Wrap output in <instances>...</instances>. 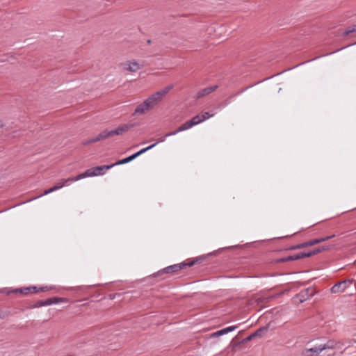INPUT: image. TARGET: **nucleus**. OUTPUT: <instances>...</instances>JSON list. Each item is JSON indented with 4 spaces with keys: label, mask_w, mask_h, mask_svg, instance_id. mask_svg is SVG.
<instances>
[{
    "label": "nucleus",
    "mask_w": 356,
    "mask_h": 356,
    "mask_svg": "<svg viewBox=\"0 0 356 356\" xmlns=\"http://www.w3.org/2000/svg\"><path fill=\"white\" fill-rule=\"evenodd\" d=\"M237 327H238V325L229 326V327L222 328L220 330H218V331L212 333L211 336V337H218L220 336H222L224 334H228L230 332L234 331Z\"/></svg>",
    "instance_id": "10"
},
{
    "label": "nucleus",
    "mask_w": 356,
    "mask_h": 356,
    "mask_svg": "<svg viewBox=\"0 0 356 356\" xmlns=\"http://www.w3.org/2000/svg\"><path fill=\"white\" fill-rule=\"evenodd\" d=\"M282 261L283 262H286V261H294L293 260V255H291V256H287L284 258H282L281 259Z\"/></svg>",
    "instance_id": "27"
},
{
    "label": "nucleus",
    "mask_w": 356,
    "mask_h": 356,
    "mask_svg": "<svg viewBox=\"0 0 356 356\" xmlns=\"http://www.w3.org/2000/svg\"><path fill=\"white\" fill-rule=\"evenodd\" d=\"M213 115L214 114H210L209 112H205L200 116L202 120V122H204V120L213 117Z\"/></svg>",
    "instance_id": "23"
},
{
    "label": "nucleus",
    "mask_w": 356,
    "mask_h": 356,
    "mask_svg": "<svg viewBox=\"0 0 356 356\" xmlns=\"http://www.w3.org/2000/svg\"><path fill=\"white\" fill-rule=\"evenodd\" d=\"M181 126L178 127V129L174 131H171V132H169V133H167L165 135V137H169V136H174V135H176L177 134H178L179 132H181V131H186V129H181Z\"/></svg>",
    "instance_id": "22"
},
{
    "label": "nucleus",
    "mask_w": 356,
    "mask_h": 356,
    "mask_svg": "<svg viewBox=\"0 0 356 356\" xmlns=\"http://www.w3.org/2000/svg\"><path fill=\"white\" fill-rule=\"evenodd\" d=\"M121 67L124 71L129 72H136L141 69V65L136 61H126L121 63Z\"/></svg>",
    "instance_id": "5"
},
{
    "label": "nucleus",
    "mask_w": 356,
    "mask_h": 356,
    "mask_svg": "<svg viewBox=\"0 0 356 356\" xmlns=\"http://www.w3.org/2000/svg\"><path fill=\"white\" fill-rule=\"evenodd\" d=\"M147 102L148 103L149 107L152 108L154 106H156L159 102H161L162 99L160 98L159 96L156 95V92L150 95L147 99H145Z\"/></svg>",
    "instance_id": "14"
},
{
    "label": "nucleus",
    "mask_w": 356,
    "mask_h": 356,
    "mask_svg": "<svg viewBox=\"0 0 356 356\" xmlns=\"http://www.w3.org/2000/svg\"><path fill=\"white\" fill-rule=\"evenodd\" d=\"M319 346L322 351L327 349H332L334 348V342L332 341H328L326 343L321 344Z\"/></svg>",
    "instance_id": "17"
},
{
    "label": "nucleus",
    "mask_w": 356,
    "mask_h": 356,
    "mask_svg": "<svg viewBox=\"0 0 356 356\" xmlns=\"http://www.w3.org/2000/svg\"><path fill=\"white\" fill-rule=\"evenodd\" d=\"M335 235L333 234V235H331V236H326V237H323V238H318V242L319 243H321V242H324V241H326L330 238H332L333 237H334Z\"/></svg>",
    "instance_id": "25"
},
{
    "label": "nucleus",
    "mask_w": 356,
    "mask_h": 356,
    "mask_svg": "<svg viewBox=\"0 0 356 356\" xmlns=\"http://www.w3.org/2000/svg\"><path fill=\"white\" fill-rule=\"evenodd\" d=\"M130 159H129V156H127L126 158H124L120 161H118V162H116L115 163H113V165H122V164H125V163H127L129 162H130Z\"/></svg>",
    "instance_id": "20"
},
{
    "label": "nucleus",
    "mask_w": 356,
    "mask_h": 356,
    "mask_svg": "<svg viewBox=\"0 0 356 356\" xmlns=\"http://www.w3.org/2000/svg\"><path fill=\"white\" fill-rule=\"evenodd\" d=\"M317 243H319L318 238L314 239V240H310L309 241L298 244L296 246H294L292 249H300V248H305L307 246H312V245H314Z\"/></svg>",
    "instance_id": "15"
},
{
    "label": "nucleus",
    "mask_w": 356,
    "mask_h": 356,
    "mask_svg": "<svg viewBox=\"0 0 356 356\" xmlns=\"http://www.w3.org/2000/svg\"><path fill=\"white\" fill-rule=\"evenodd\" d=\"M151 108L149 107L148 103L146 100H145L143 103L139 104L135 109L134 114H143L145 113L147 111L149 110Z\"/></svg>",
    "instance_id": "13"
},
{
    "label": "nucleus",
    "mask_w": 356,
    "mask_h": 356,
    "mask_svg": "<svg viewBox=\"0 0 356 356\" xmlns=\"http://www.w3.org/2000/svg\"><path fill=\"white\" fill-rule=\"evenodd\" d=\"M229 104V101H227L222 106H226Z\"/></svg>",
    "instance_id": "30"
},
{
    "label": "nucleus",
    "mask_w": 356,
    "mask_h": 356,
    "mask_svg": "<svg viewBox=\"0 0 356 356\" xmlns=\"http://www.w3.org/2000/svg\"><path fill=\"white\" fill-rule=\"evenodd\" d=\"M67 179H62L60 181L58 182L55 186L54 188H56V191L59 190L65 186V184L68 182H73L74 181H66Z\"/></svg>",
    "instance_id": "18"
},
{
    "label": "nucleus",
    "mask_w": 356,
    "mask_h": 356,
    "mask_svg": "<svg viewBox=\"0 0 356 356\" xmlns=\"http://www.w3.org/2000/svg\"><path fill=\"white\" fill-rule=\"evenodd\" d=\"M139 156V154L138 153H134L132 155L129 156V159H130V161H133L134 159H135L136 157Z\"/></svg>",
    "instance_id": "28"
},
{
    "label": "nucleus",
    "mask_w": 356,
    "mask_h": 356,
    "mask_svg": "<svg viewBox=\"0 0 356 356\" xmlns=\"http://www.w3.org/2000/svg\"><path fill=\"white\" fill-rule=\"evenodd\" d=\"M165 138H166V137H165V136H164L163 137H161V138H159V139L157 140V141H156L154 144H156V145L157 144H159V143H163V142H164V141H165Z\"/></svg>",
    "instance_id": "29"
},
{
    "label": "nucleus",
    "mask_w": 356,
    "mask_h": 356,
    "mask_svg": "<svg viewBox=\"0 0 356 356\" xmlns=\"http://www.w3.org/2000/svg\"><path fill=\"white\" fill-rule=\"evenodd\" d=\"M3 127V123L1 122V121H0V127Z\"/></svg>",
    "instance_id": "33"
},
{
    "label": "nucleus",
    "mask_w": 356,
    "mask_h": 356,
    "mask_svg": "<svg viewBox=\"0 0 356 356\" xmlns=\"http://www.w3.org/2000/svg\"><path fill=\"white\" fill-rule=\"evenodd\" d=\"M245 89L242 90L241 91L238 92L236 95H239L245 91Z\"/></svg>",
    "instance_id": "31"
},
{
    "label": "nucleus",
    "mask_w": 356,
    "mask_h": 356,
    "mask_svg": "<svg viewBox=\"0 0 356 356\" xmlns=\"http://www.w3.org/2000/svg\"><path fill=\"white\" fill-rule=\"evenodd\" d=\"M353 282V280H344L341 282H339L335 284L331 288V292L332 293H338L343 292L347 288H348L352 283Z\"/></svg>",
    "instance_id": "3"
},
{
    "label": "nucleus",
    "mask_w": 356,
    "mask_h": 356,
    "mask_svg": "<svg viewBox=\"0 0 356 356\" xmlns=\"http://www.w3.org/2000/svg\"><path fill=\"white\" fill-rule=\"evenodd\" d=\"M322 352L320 346H315L311 348H305L302 350V356H317Z\"/></svg>",
    "instance_id": "9"
},
{
    "label": "nucleus",
    "mask_w": 356,
    "mask_h": 356,
    "mask_svg": "<svg viewBox=\"0 0 356 356\" xmlns=\"http://www.w3.org/2000/svg\"><path fill=\"white\" fill-rule=\"evenodd\" d=\"M323 250H324V249L318 248H315L314 250H307V251H305V252H298V253L294 254L293 255V260H298V259H300L302 258L309 257L314 255L317 253L321 252Z\"/></svg>",
    "instance_id": "6"
},
{
    "label": "nucleus",
    "mask_w": 356,
    "mask_h": 356,
    "mask_svg": "<svg viewBox=\"0 0 356 356\" xmlns=\"http://www.w3.org/2000/svg\"><path fill=\"white\" fill-rule=\"evenodd\" d=\"M156 146V144H152L151 145L148 146V147H146L145 148H143L141 149L140 151L137 152L136 153L139 154V156L141 155L142 154L146 152L147 151L152 149L153 147H154Z\"/></svg>",
    "instance_id": "21"
},
{
    "label": "nucleus",
    "mask_w": 356,
    "mask_h": 356,
    "mask_svg": "<svg viewBox=\"0 0 356 356\" xmlns=\"http://www.w3.org/2000/svg\"><path fill=\"white\" fill-rule=\"evenodd\" d=\"M33 289L35 292L37 291V288L35 286L34 287H32V288H25L24 289H21V292L24 293V294H27L29 293V291Z\"/></svg>",
    "instance_id": "26"
},
{
    "label": "nucleus",
    "mask_w": 356,
    "mask_h": 356,
    "mask_svg": "<svg viewBox=\"0 0 356 356\" xmlns=\"http://www.w3.org/2000/svg\"><path fill=\"white\" fill-rule=\"evenodd\" d=\"M267 331H268V327H261V328L258 329L257 331H255L254 333L251 334L248 337H246L243 340V341L248 342L256 337H261L262 333L266 332Z\"/></svg>",
    "instance_id": "12"
},
{
    "label": "nucleus",
    "mask_w": 356,
    "mask_h": 356,
    "mask_svg": "<svg viewBox=\"0 0 356 356\" xmlns=\"http://www.w3.org/2000/svg\"><path fill=\"white\" fill-rule=\"evenodd\" d=\"M131 125L123 124L122 126L118 127L117 129L108 131L105 130L100 134H99L97 136L92 138L85 142H83L84 145H88L91 143H96L99 140L106 139L108 137L113 136L115 135H120L129 129Z\"/></svg>",
    "instance_id": "1"
},
{
    "label": "nucleus",
    "mask_w": 356,
    "mask_h": 356,
    "mask_svg": "<svg viewBox=\"0 0 356 356\" xmlns=\"http://www.w3.org/2000/svg\"><path fill=\"white\" fill-rule=\"evenodd\" d=\"M202 122V120L201 118V116L199 115H195L193 117L191 120H188L184 124L181 125V129H186L188 130L193 127L195 125H197L200 123Z\"/></svg>",
    "instance_id": "7"
},
{
    "label": "nucleus",
    "mask_w": 356,
    "mask_h": 356,
    "mask_svg": "<svg viewBox=\"0 0 356 356\" xmlns=\"http://www.w3.org/2000/svg\"><path fill=\"white\" fill-rule=\"evenodd\" d=\"M218 88V86H210V87H207V88H205L201 90H200L197 93V98H201V97H203L210 93H211L212 92H213L214 90H216Z\"/></svg>",
    "instance_id": "11"
},
{
    "label": "nucleus",
    "mask_w": 356,
    "mask_h": 356,
    "mask_svg": "<svg viewBox=\"0 0 356 356\" xmlns=\"http://www.w3.org/2000/svg\"><path fill=\"white\" fill-rule=\"evenodd\" d=\"M194 263H195L194 261L190 262V263L181 262L179 264L171 265V266H169L163 268L162 270L159 271V273H170L177 272L181 269H183L186 266H193L194 264Z\"/></svg>",
    "instance_id": "4"
},
{
    "label": "nucleus",
    "mask_w": 356,
    "mask_h": 356,
    "mask_svg": "<svg viewBox=\"0 0 356 356\" xmlns=\"http://www.w3.org/2000/svg\"><path fill=\"white\" fill-rule=\"evenodd\" d=\"M114 165L96 166L86 170L84 172L78 175L76 177L68 178L67 181H79L86 177H95L98 175H103L106 171L111 168Z\"/></svg>",
    "instance_id": "2"
},
{
    "label": "nucleus",
    "mask_w": 356,
    "mask_h": 356,
    "mask_svg": "<svg viewBox=\"0 0 356 356\" xmlns=\"http://www.w3.org/2000/svg\"><path fill=\"white\" fill-rule=\"evenodd\" d=\"M62 302H63V299L61 298L54 297V298H47L46 300H42L38 301L37 302V306L38 307H45V306H49V305H51L54 304H58V303H60Z\"/></svg>",
    "instance_id": "8"
},
{
    "label": "nucleus",
    "mask_w": 356,
    "mask_h": 356,
    "mask_svg": "<svg viewBox=\"0 0 356 356\" xmlns=\"http://www.w3.org/2000/svg\"><path fill=\"white\" fill-rule=\"evenodd\" d=\"M40 291H44L45 290V288L44 287H42L40 289Z\"/></svg>",
    "instance_id": "32"
},
{
    "label": "nucleus",
    "mask_w": 356,
    "mask_h": 356,
    "mask_svg": "<svg viewBox=\"0 0 356 356\" xmlns=\"http://www.w3.org/2000/svg\"><path fill=\"white\" fill-rule=\"evenodd\" d=\"M173 88V85H169L161 90L156 92V95L159 96L161 99L169 92V91Z\"/></svg>",
    "instance_id": "16"
},
{
    "label": "nucleus",
    "mask_w": 356,
    "mask_h": 356,
    "mask_svg": "<svg viewBox=\"0 0 356 356\" xmlns=\"http://www.w3.org/2000/svg\"><path fill=\"white\" fill-rule=\"evenodd\" d=\"M356 32V24L353 25V26L348 27L346 29V30L343 32V35H348L350 33Z\"/></svg>",
    "instance_id": "19"
},
{
    "label": "nucleus",
    "mask_w": 356,
    "mask_h": 356,
    "mask_svg": "<svg viewBox=\"0 0 356 356\" xmlns=\"http://www.w3.org/2000/svg\"><path fill=\"white\" fill-rule=\"evenodd\" d=\"M54 191H56V188H54V186H53V187H51V188H49L47 190H45L44 191V193L40 196L48 195V194H49V193H51L52 192H54Z\"/></svg>",
    "instance_id": "24"
}]
</instances>
